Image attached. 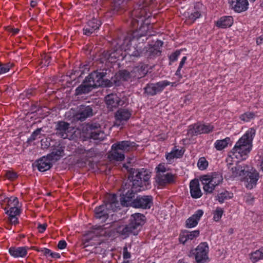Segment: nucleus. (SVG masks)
Returning a JSON list of instances; mask_svg holds the SVG:
<instances>
[{
	"mask_svg": "<svg viewBox=\"0 0 263 263\" xmlns=\"http://www.w3.org/2000/svg\"><path fill=\"white\" fill-rule=\"evenodd\" d=\"M34 164L40 172H45L49 170L53 165L51 161L47 157L44 156L36 160Z\"/></svg>",
	"mask_w": 263,
	"mask_h": 263,
	"instance_id": "22",
	"label": "nucleus"
},
{
	"mask_svg": "<svg viewBox=\"0 0 263 263\" xmlns=\"http://www.w3.org/2000/svg\"><path fill=\"white\" fill-rule=\"evenodd\" d=\"M132 77L131 72L125 69L120 70L110 80L111 82V87L120 86L123 81H127Z\"/></svg>",
	"mask_w": 263,
	"mask_h": 263,
	"instance_id": "13",
	"label": "nucleus"
},
{
	"mask_svg": "<svg viewBox=\"0 0 263 263\" xmlns=\"http://www.w3.org/2000/svg\"><path fill=\"white\" fill-rule=\"evenodd\" d=\"M5 176L9 179L13 180L17 177L16 173L12 171H7L5 172Z\"/></svg>",
	"mask_w": 263,
	"mask_h": 263,
	"instance_id": "51",
	"label": "nucleus"
},
{
	"mask_svg": "<svg viewBox=\"0 0 263 263\" xmlns=\"http://www.w3.org/2000/svg\"><path fill=\"white\" fill-rule=\"evenodd\" d=\"M67 243L64 240H60L58 245V247L60 249H64L66 247Z\"/></svg>",
	"mask_w": 263,
	"mask_h": 263,
	"instance_id": "61",
	"label": "nucleus"
},
{
	"mask_svg": "<svg viewBox=\"0 0 263 263\" xmlns=\"http://www.w3.org/2000/svg\"><path fill=\"white\" fill-rule=\"evenodd\" d=\"M4 202L8 203V206L12 205V206H17L18 204V200L17 197H11L10 198H6Z\"/></svg>",
	"mask_w": 263,
	"mask_h": 263,
	"instance_id": "43",
	"label": "nucleus"
},
{
	"mask_svg": "<svg viewBox=\"0 0 263 263\" xmlns=\"http://www.w3.org/2000/svg\"><path fill=\"white\" fill-rule=\"evenodd\" d=\"M94 106L81 105L78 107V110L74 115L76 120L84 121L87 118L92 117L94 115Z\"/></svg>",
	"mask_w": 263,
	"mask_h": 263,
	"instance_id": "10",
	"label": "nucleus"
},
{
	"mask_svg": "<svg viewBox=\"0 0 263 263\" xmlns=\"http://www.w3.org/2000/svg\"><path fill=\"white\" fill-rule=\"evenodd\" d=\"M94 88L90 83L88 82L87 79H85L82 84L79 85L75 90V95L80 96L83 94H87L93 89Z\"/></svg>",
	"mask_w": 263,
	"mask_h": 263,
	"instance_id": "23",
	"label": "nucleus"
},
{
	"mask_svg": "<svg viewBox=\"0 0 263 263\" xmlns=\"http://www.w3.org/2000/svg\"><path fill=\"white\" fill-rule=\"evenodd\" d=\"M255 130L249 129L236 142L235 145L229 153V156L232 159L236 158L241 160H246L252 147V141L255 135Z\"/></svg>",
	"mask_w": 263,
	"mask_h": 263,
	"instance_id": "2",
	"label": "nucleus"
},
{
	"mask_svg": "<svg viewBox=\"0 0 263 263\" xmlns=\"http://www.w3.org/2000/svg\"><path fill=\"white\" fill-rule=\"evenodd\" d=\"M113 146L116 151L119 150L121 152L125 153L129 152L135 150L137 148L136 143L130 141H122L114 143Z\"/></svg>",
	"mask_w": 263,
	"mask_h": 263,
	"instance_id": "16",
	"label": "nucleus"
},
{
	"mask_svg": "<svg viewBox=\"0 0 263 263\" xmlns=\"http://www.w3.org/2000/svg\"><path fill=\"white\" fill-rule=\"evenodd\" d=\"M130 253L128 252L126 247L123 248V258L124 259H128L130 258Z\"/></svg>",
	"mask_w": 263,
	"mask_h": 263,
	"instance_id": "60",
	"label": "nucleus"
},
{
	"mask_svg": "<svg viewBox=\"0 0 263 263\" xmlns=\"http://www.w3.org/2000/svg\"><path fill=\"white\" fill-rule=\"evenodd\" d=\"M27 247H11L9 248V254L14 258L25 257L27 254Z\"/></svg>",
	"mask_w": 263,
	"mask_h": 263,
	"instance_id": "24",
	"label": "nucleus"
},
{
	"mask_svg": "<svg viewBox=\"0 0 263 263\" xmlns=\"http://www.w3.org/2000/svg\"><path fill=\"white\" fill-rule=\"evenodd\" d=\"M112 145L111 147V151L110 152L108 155V158L110 160H115L117 161H122L125 159V155L123 154V152H121L119 150H115Z\"/></svg>",
	"mask_w": 263,
	"mask_h": 263,
	"instance_id": "30",
	"label": "nucleus"
},
{
	"mask_svg": "<svg viewBox=\"0 0 263 263\" xmlns=\"http://www.w3.org/2000/svg\"><path fill=\"white\" fill-rule=\"evenodd\" d=\"M101 25V22L96 18H92L88 21L87 24L85 26L83 29V34L89 36L95 30L98 29Z\"/></svg>",
	"mask_w": 263,
	"mask_h": 263,
	"instance_id": "19",
	"label": "nucleus"
},
{
	"mask_svg": "<svg viewBox=\"0 0 263 263\" xmlns=\"http://www.w3.org/2000/svg\"><path fill=\"white\" fill-rule=\"evenodd\" d=\"M198 221L192 216L187 218L185 221V227L187 228H192L198 224Z\"/></svg>",
	"mask_w": 263,
	"mask_h": 263,
	"instance_id": "44",
	"label": "nucleus"
},
{
	"mask_svg": "<svg viewBox=\"0 0 263 263\" xmlns=\"http://www.w3.org/2000/svg\"><path fill=\"white\" fill-rule=\"evenodd\" d=\"M180 54V51L179 50H176V51L172 53L169 57V59L170 61L172 62L176 61Z\"/></svg>",
	"mask_w": 263,
	"mask_h": 263,
	"instance_id": "53",
	"label": "nucleus"
},
{
	"mask_svg": "<svg viewBox=\"0 0 263 263\" xmlns=\"http://www.w3.org/2000/svg\"><path fill=\"white\" fill-rule=\"evenodd\" d=\"M175 178L176 175H173L171 173L162 175L159 174L156 175V181L159 186L164 187L168 184L174 183L175 182Z\"/></svg>",
	"mask_w": 263,
	"mask_h": 263,
	"instance_id": "18",
	"label": "nucleus"
},
{
	"mask_svg": "<svg viewBox=\"0 0 263 263\" xmlns=\"http://www.w3.org/2000/svg\"><path fill=\"white\" fill-rule=\"evenodd\" d=\"M206 177H203V176H201L200 180L203 185V190L206 193H212L215 188V186L212 183H210L211 182H209V180L206 181Z\"/></svg>",
	"mask_w": 263,
	"mask_h": 263,
	"instance_id": "33",
	"label": "nucleus"
},
{
	"mask_svg": "<svg viewBox=\"0 0 263 263\" xmlns=\"http://www.w3.org/2000/svg\"><path fill=\"white\" fill-rule=\"evenodd\" d=\"M148 26L146 24L142 25L138 30H135L132 32L128 33L124 36L123 41L120 46L126 50H128L130 53L129 54L134 57H140L145 50L144 48L142 46H139L136 43L134 44V46H132V42L135 41H138L142 37L147 35Z\"/></svg>",
	"mask_w": 263,
	"mask_h": 263,
	"instance_id": "3",
	"label": "nucleus"
},
{
	"mask_svg": "<svg viewBox=\"0 0 263 263\" xmlns=\"http://www.w3.org/2000/svg\"><path fill=\"white\" fill-rule=\"evenodd\" d=\"M73 153L75 155H84L85 154L86 149L83 147H78L75 149Z\"/></svg>",
	"mask_w": 263,
	"mask_h": 263,
	"instance_id": "57",
	"label": "nucleus"
},
{
	"mask_svg": "<svg viewBox=\"0 0 263 263\" xmlns=\"http://www.w3.org/2000/svg\"><path fill=\"white\" fill-rule=\"evenodd\" d=\"M105 102L109 111H113L119 106H123L125 102L119 98L117 94L110 93L105 97Z\"/></svg>",
	"mask_w": 263,
	"mask_h": 263,
	"instance_id": "12",
	"label": "nucleus"
},
{
	"mask_svg": "<svg viewBox=\"0 0 263 263\" xmlns=\"http://www.w3.org/2000/svg\"><path fill=\"white\" fill-rule=\"evenodd\" d=\"M174 154L176 156V158H180L183 155V152H182L181 150L176 149L175 150L172 151Z\"/></svg>",
	"mask_w": 263,
	"mask_h": 263,
	"instance_id": "62",
	"label": "nucleus"
},
{
	"mask_svg": "<svg viewBox=\"0 0 263 263\" xmlns=\"http://www.w3.org/2000/svg\"><path fill=\"white\" fill-rule=\"evenodd\" d=\"M197 165L200 170H204L208 167V162L204 157H201L199 159Z\"/></svg>",
	"mask_w": 263,
	"mask_h": 263,
	"instance_id": "47",
	"label": "nucleus"
},
{
	"mask_svg": "<svg viewBox=\"0 0 263 263\" xmlns=\"http://www.w3.org/2000/svg\"><path fill=\"white\" fill-rule=\"evenodd\" d=\"M106 74V72L96 70L89 73L85 78L94 88L99 87H111L110 80L104 78Z\"/></svg>",
	"mask_w": 263,
	"mask_h": 263,
	"instance_id": "6",
	"label": "nucleus"
},
{
	"mask_svg": "<svg viewBox=\"0 0 263 263\" xmlns=\"http://www.w3.org/2000/svg\"><path fill=\"white\" fill-rule=\"evenodd\" d=\"M35 95V91L33 89H29L26 91V96L27 98H29L31 96Z\"/></svg>",
	"mask_w": 263,
	"mask_h": 263,
	"instance_id": "63",
	"label": "nucleus"
},
{
	"mask_svg": "<svg viewBox=\"0 0 263 263\" xmlns=\"http://www.w3.org/2000/svg\"><path fill=\"white\" fill-rule=\"evenodd\" d=\"M156 175H158L159 174L162 175L168 171V169L165 167L164 163H160L156 167Z\"/></svg>",
	"mask_w": 263,
	"mask_h": 263,
	"instance_id": "49",
	"label": "nucleus"
},
{
	"mask_svg": "<svg viewBox=\"0 0 263 263\" xmlns=\"http://www.w3.org/2000/svg\"><path fill=\"white\" fill-rule=\"evenodd\" d=\"M51 57L47 54H44L42 55L40 65L42 67L48 66L50 63Z\"/></svg>",
	"mask_w": 263,
	"mask_h": 263,
	"instance_id": "46",
	"label": "nucleus"
},
{
	"mask_svg": "<svg viewBox=\"0 0 263 263\" xmlns=\"http://www.w3.org/2000/svg\"><path fill=\"white\" fill-rule=\"evenodd\" d=\"M33 249L37 252H41L43 253L45 256H50L51 251L47 248H38L35 247H33Z\"/></svg>",
	"mask_w": 263,
	"mask_h": 263,
	"instance_id": "52",
	"label": "nucleus"
},
{
	"mask_svg": "<svg viewBox=\"0 0 263 263\" xmlns=\"http://www.w3.org/2000/svg\"><path fill=\"white\" fill-rule=\"evenodd\" d=\"M233 197V194L226 190L219 193L217 196V200L221 203L225 200L231 199Z\"/></svg>",
	"mask_w": 263,
	"mask_h": 263,
	"instance_id": "34",
	"label": "nucleus"
},
{
	"mask_svg": "<svg viewBox=\"0 0 263 263\" xmlns=\"http://www.w3.org/2000/svg\"><path fill=\"white\" fill-rule=\"evenodd\" d=\"M47 224L46 223L41 224L39 223L37 226V229L40 233H43L46 229Z\"/></svg>",
	"mask_w": 263,
	"mask_h": 263,
	"instance_id": "59",
	"label": "nucleus"
},
{
	"mask_svg": "<svg viewBox=\"0 0 263 263\" xmlns=\"http://www.w3.org/2000/svg\"><path fill=\"white\" fill-rule=\"evenodd\" d=\"M233 24V18L231 16H224L221 17L216 22L217 27L221 28H226L231 27Z\"/></svg>",
	"mask_w": 263,
	"mask_h": 263,
	"instance_id": "29",
	"label": "nucleus"
},
{
	"mask_svg": "<svg viewBox=\"0 0 263 263\" xmlns=\"http://www.w3.org/2000/svg\"><path fill=\"white\" fill-rule=\"evenodd\" d=\"M179 239L180 242L183 244H185V243L187 241L186 232L185 230L182 231V233L180 234Z\"/></svg>",
	"mask_w": 263,
	"mask_h": 263,
	"instance_id": "54",
	"label": "nucleus"
},
{
	"mask_svg": "<svg viewBox=\"0 0 263 263\" xmlns=\"http://www.w3.org/2000/svg\"><path fill=\"white\" fill-rule=\"evenodd\" d=\"M146 221L145 216L137 213L133 214L129 220V223L125 225L120 226L116 229V232L124 238L130 235H137Z\"/></svg>",
	"mask_w": 263,
	"mask_h": 263,
	"instance_id": "4",
	"label": "nucleus"
},
{
	"mask_svg": "<svg viewBox=\"0 0 263 263\" xmlns=\"http://www.w3.org/2000/svg\"><path fill=\"white\" fill-rule=\"evenodd\" d=\"M9 220L11 224L15 225L18 223V220L16 217H9Z\"/></svg>",
	"mask_w": 263,
	"mask_h": 263,
	"instance_id": "64",
	"label": "nucleus"
},
{
	"mask_svg": "<svg viewBox=\"0 0 263 263\" xmlns=\"http://www.w3.org/2000/svg\"><path fill=\"white\" fill-rule=\"evenodd\" d=\"M96 151L95 148H91L88 150H86L85 153V160L82 161L80 160H78L77 161L78 164H81V166H84L86 164V161L90 158L94 157L96 156Z\"/></svg>",
	"mask_w": 263,
	"mask_h": 263,
	"instance_id": "32",
	"label": "nucleus"
},
{
	"mask_svg": "<svg viewBox=\"0 0 263 263\" xmlns=\"http://www.w3.org/2000/svg\"><path fill=\"white\" fill-rule=\"evenodd\" d=\"M100 125L98 123H88L86 125V129L88 134H90L94 130H100Z\"/></svg>",
	"mask_w": 263,
	"mask_h": 263,
	"instance_id": "42",
	"label": "nucleus"
},
{
	"mask_svg": "<svg viewBox=\"0 0 263 263\" xmlns=\"http://www.w3.org/2000/svg\"><path fill=\"white\" fill-rule=\"evenodd\" d=\"M41 142L42 148L43 149H45V148L47 149L50 145V141L49 140H48L47 139H45V140L42 139L41 140Z\"/></svg>",
	"mask_w": 263,
	"mask_h": 263,
	"instance_id": "56",
	"label": "nucleus"
},
{
	"mask_svg": "<svg viewBox=\"0 0 263 263\" xmlns=\"http://www.w3.org/2000/svg\"><path fill=\"white\" fill-rule=\"evenodd\" d=\"M203 8V6L201 3H196L193 12L188 16L189 20L194 22L197 18L200 17Z\"/></svg>",
	"mask_w": 263,
	"mask_h": 263,
	"instance_id": "27",
	"label": "nucleus"
},
{
	"mask_svg": "<svg viewBox=\"0 0 263 263\" xmlns=\"http://www.w3.org/2000/svg\"><path fill=\"white\" fill-rule=\"evenodd\" d=\"M203 214V211L202 210H197L194 214L192 216L198 222L200 219L201 217Z\"/></svg>",
	"mask_w": 263,
	"mask_h": 263,
	"instance_id": "55",
	"label": "nucleus"
},
{
	"mask_svg": "<svg viewBox=\"0 0 263 263\" xmlns=\"http://www.w3.org/2000/svg\"><path fill=\"white\" fill-rule=\"evenodd\" d=\"M71 129L70 123L67 122L59 121L55 123V134L57 136L61 138H67L68 133L71 132Z\"/></svg>",
	"mask_w": 263,
	"mask_h": 263,
	"instance_id": "14",
	"label": "nucleus"
},
{
	"mask_svg": "<svg viewBox=\"0 0 263 263\" xmlns=\"http://www.w3.org/2000/svg\"><path fill=\"white\" fill-rule=\"evenodd\" d=\"M64 155V151L62 146L55 149L51 153L47 155V157L52 161H57Z\"/></svg>",
	"mask_w": 263,
	"mask_h": 263,
	"instance_id": "31",
	"label": "nucleus"
},
{
	"mask_svg": "<svg viewBox=\"0 0 263 263\" xmlns=\"http://www.w3.org/2000/svg\"><path fill=\"white\" fill-rule=\"evenodd\" d=\"M190 193L192 198H199L202 194L199 187V182L198 179H195L190 182Z\"/></svg>",
	"mask_w": 263,
	"mask_h": 263,
	"instance_id": "25",
	"label": "nucleus"
},
{
	"mask_svg": "<svg viewBox=\"0 0 263 263\" xmlns=\"http://www.w3.org/2000/svg\"><path fill=\"white\" fill-rule=\"evenodd\" d=\"M6 213L8 214L9 217H16L20 214V210L17 206H11L9 210H7L6 208H4Z\"/></svg>",
	"mask_w": 263,
	"mask_h": 263,
	"instance_id": "38",
	"label": "nucleus"
},
{
	"mask_svg": "<svg viewBox=\"0 0 263 263\" xmlns=\"http://www.w3.org/2000/svg\"><path fill=\"white\" fill-rule=\"evenodd\" d=\"M175 158H176V156L174 154L173 151L166 155V159L170 163H171Z\"/></svg>",
	"mask_w": 263,
	"mask_h": 263,
	"instance_id": "58",
	"label": "nucleus"
},
{
	"mask_svg": "<svg viewBox=\"0 0 263 263\" xmlns=\"http://www.w3.org/2000/svg\"><path fill=\"white\" fill-rule=\"evenodd\" d=\"M171 83L166 80L156 83H148L144 88V93L149 96H153L163 90Z\"/></svg>",
	"mask_w": 263,
	"mask_h": 263,
	"instance_id": "9",
	"label": "nucleus"
},
{
	"mask_svg": "<svg viewBox=\"0 0 263 263\" xmlns=\"http://www.w3.org/2000/svg\"><path fill=\"white\" fill-rule=\"evenodd\" d=\"M254 114L252 112H247L240 116V119L245 122L249 121L250 119L253 118Z\"/></svg>",
	"mask_w": 263,
	"mask_h": 263,
	"instance_id": "48",
	"label": "nucleus"
},
{
	"mask_svg": "<svg viewBox=\"0 0 263 263\" xmlns=\"http://www.w3.org/2000/svg\"><path fill=\"white\" fill-rule=\"evenodd\" d=\"M128 179L122 184L120 194V206H132L137 193L141 191L143 185H146L150 178L149 174L144 168H130L128 170Z\"/></svg>",
	"mask_w": 263,
	"mask_h": 263,
	"instance_id": "1",
	"label": "nucleus"
},
{
	"mask_svg": "<svg viewBox=\"0 0 263 263\" xmlns=\"http://www.w3.org/2000/svg\"><path fill=\"white\" fill-rule=\"evenodd\" d=\"M230 141V138L229 137H227L222 140H218L215 142L214 144L215 147L217 150L221 151L228 146Z\"/></svg>",
	"mask_w": 263,
	"mask_h": 263,
	"instance_id": "36",
	"label": "nucleus"
},
{
	"mask_svg": "<svg viewBox=\"0 0 263 263\" xmlns=\"http://www.w3.org/2000/svg\"><path fill=\"white\" fill-rule=\"evenodd\" d=\"M250 259L253 263H256L259 260L263 259V253L259 249L250 253Z\"/></svg>",
	"mask_w": 263,
	"mask_h": 263,
	"instance_id": "37",
	"label": "nucleus"
},
{
	"mask_svg": "<svg viewBox=\"0 0 263 263\" xmlns=\"http://www.w3.org/2000/svg\"><path fill=\"white\" fill-rule=\"evenodd\" d=\"M163 45V42L158 40L154 44H149L148 48H146V55L149 58L160 55L161 54V48Z\"/></svg>",
	"mask_w": 263,
	"mask_h": 263,
	"instance_id": "17",
	"label": "nucleus"
},
{
	"mask_svg": "<svg viewBox=\"0 0 263 263\" xmlns=\"http://www.w3.org/2000/svg\"><path fill=\"white\" fill-rule=\"evenodd\" d=\"M203 177H206V178L205 179H206V181L209 180V182H211L210 183L213 184L215 186L220 184L223 180L222 175L217 172L212 173L210 175L208 174L203 175Z\"/></svg>",
	"mask_w": 263,
	"mask_h": 263,
	"instance_id": "28",
	"label": "nucleus"
},
{
	"mask_svg": "<svg viewBox=\"0 0 263 263\" xmlns=\"http://www.w3.org/2000/svg\"><path fill=\"white\" fill-rule=\"evenodd\" d=\"M132 114V110L126 108H120L115 113V118L117 122L123 124L130 119Z\"/></svg>",
	"mask_w": 263,
	"mask_h": 263,
	"instance_id": "20",
	"label": "nucleus"
},
{
	"mask_svg": "<svg viewBox=\"0 0 263 263\" xmlns=\"http://www.w3.org/2000/svg\"><path fill=\"white\" fill-rule=\"evenodd\" d=\"M235 176H245L250 172L248 171V167L247 166H242L237 163L236 166H235Z\"/></svg>",
	"mask_w": 263,
	"mask_h": 263,
	"instance_id": "35",
	"label": "nucleus"
},
{
	"mask_svg": "<svg viewBox=\"0 0 263 263\" xmlns=\"http://www.w3.org/2000/svg\"><path fill=\"white\" fill-rule=\"evenodd\" d=\"M258 178V173L256 172H250L248 173L247 175L245 176L247 181V184H246V187L249 189H252L256 185Z\"/></svg>",
	"mask_w": 263,
	"mask_h": 263,
	"instance_id": "26",
	"label": "nucleus"
},
{
	"mask_svg": "<svg viewBox=\"0 0 263 263\" xmlns=\"http://www.w3.org/2000/svg\"><path fill=\"white\" fill-rule=\"evenodd\" d=\"M209 246L206 242L200 243L196 249L191 250L190 257L194 256L197 263H206L209 260L208 257Z\"/></svg>",
	"mask_w": 263,
	"mask_h": 263,
	"instance_id": "7",
	"label": "nucleus"
},
{
	"mask_svg": "<svg viewBox=\"0 0 263 263\" xmlns=\"http://www.w3.org/2000/svg\"><path fill=\"white\" fill-rule=\"evenodd\" d=\"M42 128H38L35 130L31 134L30 137L28 139L27 142L28 144H30L31 142L35 140L37 137L40 138V136L41 134V131H42Z\"/></svg>",
	"mask_w": 263,
	"mask_h": 263,
	"instance_id": "39",
	"label": "nucleus"
},
{
	"mask_svg": "<svg viewBox=\"0 0 263 263\" xmlns=\"http://www.w3.org/2000/svg\"><path fill=\"white\" fill-rule=\"evenodd\" d=\"M147 65L143 63H140L135 66L131 71L132 77L134 78L139 79L144 77L147 73Z\"/></svg>",
	"mask_w": 263,
	"mask_h": 263,
	"instance_id": "21",
	"label": "nucleus"
},
{
	"mask_svg": "<svg viewBox=\"0 0 263 263\" xmlns=\"http://www.w3.org/2000/svg\"><path fill=\"white\" fill-rule=\"evenodd\" d=\"M102 58L110 63H115L117 60H123L124 58L123 52L120 49H111L109 51H104Z\"/></svg>",
	"mask_w": 263,
	"mask_h": 263,
	"instance_id": "15",
	"label": "nucleus"
},
{
	"mask_svg": "<svg viewBox=\"0 0 263 263\" xmlns=\"http://www.w3.org/2000/svg\"><path fill=\"white\" fill-rule=\"evenodd\" d=\"M118 209H120V204L119 203L118 197L116 194H111L104 201V204L95 208V216L97 219L104 222L108 218V211H115Z\"/></svg>",
	"mask_w": 263,
	"mask_h": 263,
	"instance_id": "5",
	"label": "nucleus"
},
{
	"mask_svg": "<svg viewBox=\"0 0 263 263\" xmlns=\"http://www.w3.org/2000/svg\"><path fill=\"white\" fill-rule=\"evenodd\" d=\"M214 126L211 124H203L201 123H195L189 126L187 135L192 137L201 134H208L213 131Z\"/></svg>",
	"mask_w": 263,
	"mask_h": 263,
	"instance_id": "8",
	"label": "nucleus"
},
{
	"mask_svg": "<svg viewBox=\"0 0 263 263\" xmlns=\"http://www.w3.org/2000/svg\"><path fill=\"white\" fill-rule=\"evenodd\" d=\"M223 213V209L220 207H217L213 212V220L216 222L219 221L221 219Z\"/></svg>",
	"mask_w": 263,
	"mask_h": 263,
	"instance_id": "41",
	"label": "nucleus"
},
{
	"mask_svg": "<svg viewBox=\"0 0 263 263\" xmlns=\"http://www.w3.org/2000/svg\"><path fill=\"white\" fill-rule=\"evenodd\" d=\"M103 133L101 130V128H100V130H94L90 133L89 134V135L90 138L97 140L101 138L100 135H103Z\"/></svg>",
	"mask_w": 263,
	"mask_h": 263,
	"instance_id": "50",
	"label": "nucleus"
},
{
	"mask_svg": "<svg viewBox=\"0 0 263 263\" xmlns=\"http://www.w3.org/2000/svg\"><path fill=\"white\" fill-rule=\"evenodd\" d=\"M13 66L14 64L10 62L7 63H0V74L8 72Z\"/></svg>",
	"mask_w": 263,
	"mask_h": 263,
	"instance_id": "40",
	"label": "nucleus"
},
{
	"mask_svg": "<svg viewBox=\"0 0 263 263\" xmlns=\"http://www.w3.org/2000/svg\"><path fill=\"white\" fill-rule=\"evenodd\" d=\"M186 232L187 235V240H192L199 236L200 231L199 230H195L193 231L189 232L187 230H185Z\"/></svg>",
	"mask_w": 263,
	"mask_h": 263,
	"instance_id": "45",
	"label": "nucleus"
},
{
	"mask_svg": "<svg viewBox=\"0 0 263 263\" xmlns=\"http://www.w3.org/2000/svg\"><path fill=\"white\" fill-rule=\"evenodd\" d=\"M153 205V197L151 195H138L132 207L144 210L149 209Z\"/></svg>",
	"mask_w": 263,
	"mask_h": 263,
	"instance_id": "11",
	"label": "nucleus"
}]
</instances>
